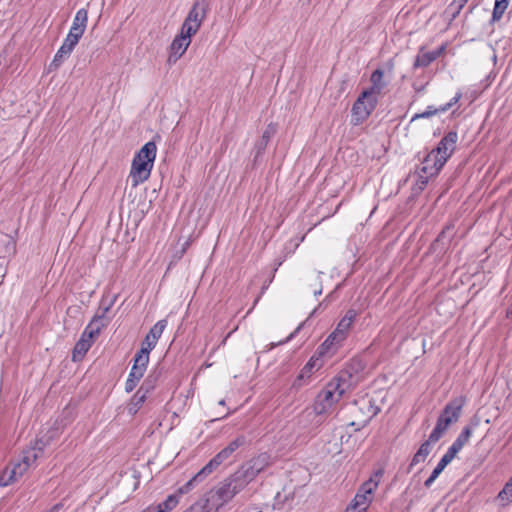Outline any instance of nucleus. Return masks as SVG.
I'll return each instance as SVG.
<instances>
[{
    "instance_id": "nucleus-1",
    "label": "nucleus",
    "mask_w": 512,
    "mask_h": 512,
    "mask_svg": "<svg viewBox=\"0 0 512 512\" xmlns=\"http://www.w3.org/2000/svg\"><path fill=\"white\" fill-rule=\"evenodd\" d=\"M465 402L466 399L460 396L453 398L445 405L431 432V440H440L447 428L459 420Z\"/></svg>"
},
{
    "instance_id": "nucleus-2",
    "label": "nucleus",
    "mask_w": 512,
    "mask_h": 512,
    "mask_svg": "<svg viewBox=\"0 0 512 512\" xmlns=\"http://www.w3.org/2000/svg\"><path fill=\"white\" fill-rule=\"evenodd\" d=\"M346 390L333 379L317 394L312 405V413L322 416L340 401Z\"/></svg>"
},
{
    "instance_id": "nucleus-3",
    "label": "nucleus",
    "mask_w": 512,
    "mask_h": 512,
    "mask_svg": "<svg viewBox=\"0 0 512 512\" xmlns=\"http://www.w3.org/2000/svg\"><path fill=\"white\" fill-rule=\"evenodd\" d=\"M383 470L379 469L359 488L351 502V509L357 508L359 512H365L372 501L373 492L377 489Z\"/></svg>"
},
{
    "instance_id": "nucleus-4",
    "label": "nucleus",
    "mask_w": 512,
    "mask_h": 512,
    "mask_svg": "<svg viewBox=\"0 0 512 512\" xmlns=\"http://www.w3.org/2000/svg\"><path fill=\"white\" fill-rule=\"evenodd\" d=\"M209 11V1L208 0H197L193 3L188 15L186 16L181 28L187 34H196L203 21L205 20L207 13Z\"/></svg>"
},
{
    "instance_id": "nucleus-5",
    "label": "nucleus",
    "mask_w": 512,
    "mask_h": 512,
    "mask_svg": "<svg viewBox=\"0 0 512 512\" xmlns=\"http://www.w3.org/2000/svg\"><path fill=\"white\" fill-rule=\"evenodd\" d=\"M116 298V295L113 296L111 299H108L107 297H102L98 310L96 311L94 317L87 326V329H89L88 335L90 338H94L95 336H97L100 333V331L104 327H106L111 321L112 317L109 315V312L112 306L114 305Z\"/></svg>"
},
{
    "instance_id": "nucleus-6",
    "label": "nucleus",
    "mask_w": 512,
    "mask_h": 512,
    "mask_svg": "<svg viewBox=\"0 0 512 512\" xmlns=\"http://www.w3.org/2000/svg\"><path fill=\"white\" fill-rule=\"evenodd\" d=\"M365 369V364L360 358H352L333 380L346 391L358 382V375Z\"/></svg>"
},
{
    "instance_id": "nucleus-7",
    "label": "nucleus",
    "mask_w": 512,
    "mask_h": 512,
    "mask_svg": "<svg viewBox=\"0 0 512 512\" xmlns=\"http://www.w3.org/2000/svg\"><path fill=\"white\" fill-rule=\"evenodd\" d=\"M234 496V492H232V489L225 479L204 495L206 501L217 511L228 503Z\"/></svg>"
},
{
    "instance_id": "nucleus-8",
    "label": "nucleus",
    "mask_w": 512,
    "mask_h": 512,
    "mask_svg": "<svg viewBox=\"0 0 512 512\" xmlns=\"http://www.w3.org/2000/svg\"><path fill=\"white\" fill-rule=\"evenodd\" d=\"M377 103L376 97L363 98L362 92L352 106L353 123L357 125L366 120L376 108Z\"/></svg>"
},
{
    "instance_id": "nucleus-9",
    "label": "nucleus",
    "mask_w": 512,
    "mask_h": 512,
    "mask_svg": "<svg viewBox=\"0 0 512 512\" xmlns=\"http://www.w3.org/2000/svg\"><path fill=\"white\" fill-rule=\"evenodd\" d=\"M457 142L458 133L456 131H449L439 141L437 146L431 150V152H434L435 156L438 155V158H440L444 163H446L454 153L457 146Z\"/></svg>"
},
{
    "instance_id": "nucleus-10",
    "label": "nucleus",
    "mask_w": 512,
    "mask_h": 512,
    "mask_svg": "<svg viewBox=\"0 0 512 512\" xmlns=\"http://www.w3.org/2000/svg\"><path fill=\"white\" fill-rule=\"evenodd\" d=\"M153 165L154 163H152L151 158L141 163L132 160L129 178L131 179L133 187L145 182L150 177Z\"/></svg>"
},
{
    "instance_id": "nucleus-11",
    "label": "nucleus",
    "mask_w": 512,
    "mask_h": 512,
    "mask_svg": "<svg viewBox=\"0 0 512 512\" xmlns=\"http://www.w3.org/2000/svg\"><path fill=\"white\" fill-rule=\"evenodd\" d=\"M192 36H194V34H187L183 28H181L180 34L174 38L170 45L169 63H175L186 52L191 43Z\"/></svg>"
},
{
    "instance_id": "nucleus-12",
    "label": "nucleus",
    "mask_w": 512,
    "mask_h": 512,
    "mask_svg": "<svg viewBox=\"0 0 512 512\" xmlns=\"http://www.w3.org/2000/svg\"><path fill=\"white\" fill-rule=\"evenodd\" d=\"M371 86L363 92V98L376 97L383 95L388 82L384 79V71L381 68L374 70L370 76Z\"/></svg>"
},
{
    "instance_id": "nucleus-13",
    "label": "nucleus",
    "mask_w": 512,
    "mask_h": 512,
    "mask_svg": "<svg viewBox=\"0 0 512 512\" xmlns=\"http://www.w3.org/2000/svg\"><path fill=\"white\" fill-rule=\"evenodd\" d=\"M246 444V437L244 435H238L232 440L225 448L218 452L210 461L219 467L225 461H227L232 454L240 447Z\"/></svg>"
},
{
    "instance_id": "nucleus-14",
    "label": "nucleus",
    "mask_w": 512,
    "mask_h": 512,
    "mask_svg": "<svg viewBox=\"0 0 512 512\" xmlns=\"http://www.w3.org/2000/svg\"><path fill=\"white\" fill-rule=\"evenodd\" d=\"M455 234L456 232L454 224H447L439 233L437 238L433 241L430 249L433 252L444 253L448 249V246L454 238Z\"/></svg>"
},
{
    "instance_id": "nucleus-15",
    "label": "nucleus",
    "mask_w": 512,
    "mask_h": 512,
    "mask_svg": "<svg viewBox=\"0 0 512 512\" xmlns=\"http://www.w3.org/2000/svg\"><path fill=\"white\" fill-rule=\"evenodd\" d=\"M27 469V463L24 464L22 461L13 464L11 467H6L2 474L0 475V485L8 486L12 484L13 482L21 478L27 471Z\"/></svg>"
},
{
    "instance_id": "nucleus-16",
    "label": "nucleus",
    "mask_w": 512,
    "mask_h": 512,
    "mask_svg": "<svg viewBox=\"0 0 512 512\" xmlns=\"http://www.w3.org/2000/svg\"><path fill=\"white\" fill-rule=\"evenodd\" d=\"M358 313L355 309L347 310L346 314L340 319L336 328L333 330L335 335H337L340 340L345 341L348 337L349 331L355 322Z\"/></svg>"
},
{
    "instance_id": "nucleus-17",
    "label": "nucleus",
    "mask_w": 512,
    "mask_h": 512,
    "mask_svg": "<svg viewBox=\"0 0 512 512\" xmlns=\"http://www.w3.org/2000/svg\"><path fill=\"white\" fill-rule=\"evenodd\" d=\"M167 326V320H159L153 327L150 328L148 334L142 342L141 347L147 348L151 352L156 347L158 339L161 337L163 331Z\"/></svg>"
},
{
    "instance_id": "nucleus-18",
    "label": "nucleus",
    "mask_w": 512,
    "mask_h": 512,
    "mask_svg": "<svg viewBox=\"0 0 512 512\" xmlns=\"http://www.w3.org/2000/svg\"><path fill=\"white\" fill-rule=\"evenodd\" d=\"M444 165L445 163L438 158V155L435 156V153L430 151L423 158L420 171L423 174L437 176Z\"/></svg>"
},
{
    "instance_id": "nucleus-19",
    "label": "nucleus",
    "mask_w": 512,
    "mask_h": 512,
    "mask_svg": "<svg viewBox=\"0 0 512 512\" xmlns=\"http://www.w3.org/2000/svg\"><path fill=\"white\" fill-rule=\"evenodd\" d=\"M88 333L89 329L86 328L73 348L72 360L74 362L81 361L93 344L94 338H90Z\"/></svg>"
},
{
    "instance_id": "nucleus-20",
    "label": "nucleus",
    "mask_w": 512,
    "mask_h": 512,
    "mask_svg": "<svg viewBox=\"0 0 512 512\" xmlns=\"http://www.w3.org/2000/svg\"><path fill=\"white\" fill-rule=\"evenodd\" d=\"M276 132L277 124L269 123L263 131L261 138L256 141L254 145L255 160L264 153L270 139L276 134Z\"/></svg>"
},
{
    "instance_id": "nucleus-21",
    "label": "nucleus",
    "mask_w": 512,
    "mask_h": 512,
    "mask_svg": "<svg viewBox=\"0 0 512 512\" xmlns=\"http://www.w3.org/2000/svg\"><path fill=\"white\" fill-rule=\"evenodd\" d=\"M445 50V46H441L439 49L431 52H425L424 48L421 47L419 50L418 55L415 58L413 67L419 68V67H427L429 66L433 61H435Z\"/></svg>"
},
{
    "instance_id": "nucleus-22",
    "label": "nucleus",
    "mask_w": 512,
    "mask_h": 512,
    "mask_svg": "<svg viewBox=\"0 0 512 512\" xmlns=\"http://www.w3.org/2000/svg\"><path fill=\"white\" fill-rule=\"evenodd\" d=\"M343 342L344 341L340 340V338L332 331L326 340L318 347L317 354L319 356H332Z\"/></svg>"
},
{
    "instance_id": "nucleus-23",
    "label": "nucleus",
    "mask_w": 512,
    "mask_h": 512,
    "mask_svg": "<svg viewBox=\"0 0 512 512\" xmlns=\"http://www.w3.org/2000/svg\"><path fill=\"white\" fill-rule=\"evenodd\" d=\"M149 354L150 351H148L147 348L143 347H141V349L135 354L133 366L131 368L133 375H136V373L141 376L144 375V372L146 371L149 362Z\"/></svg>"
},
{
    "instance_id": "nucleus-24",
    "label": "nucleus",
    "mask_w": 512,
    "mask_h": 512,
    "mask_svg": "<svg viewBox=\"0 0 512 512\" xmlns=\"http://www.w3.org/2000/svg\"><path fill=\"white\" fill-rule=\"evenodd\" d=\"M16 253V241L8 234L0 233V259L9 258Z\"/></svg>"
},
{
    "instance_id": "nucleus-25",
    "label": "nucleus",
    "mask_w": 512,
    "mask_h": 512,
    "mask_svg": "<svg viewBox=\"0 0 512 512\" xmlns=\"http://www.w3.org/2000/svg\"><path fill=\"white\" fill-rule=\"evenodd\" d=\"M438 440H431V434L429 435V438L424 441L421 446L419 447L418 451L414 454L411 463L409 465L408 472L411 471L412 467L419 464L420 462L425 461L426 457L431 452V444L436 443Z\"/></svg>"
},
{
    "instance_id": "nucleus-26",
    "label": "nucleus",
    "mask_w": 512,
    "mask_h": 512,
    "mask_svg": "<svg viewBox=\"0 0 512 512\" xmlns=\"http://www.w3.org/2000/svg\"><path fill=\"white\" fill-rule=\"evenodd\" d=\"M225 480L227 481L230 488L232 489V492H234L235 495L240 493L247 487L248 484H250L238 469L229 477L225 478Z\"/></svg>"
},
{
    "instance_id": "nucleus-27",
    "label": "nucleus",
    "mask_w": 512,
    "mask_h": 512,
    "mask_svg": "<svg viewBox=\"0 0 512 512\" xmlns=\"http://www.w3.org/2000/svg\"><path fill=\"white\" fill-rule=\"evenodd\" d=\"M87 21L88 11L84 8L79 9L75 15L69 32L80 34V36H82L85 32Z\"/></svg>"
},
{
    "instance_id": "nucleus-28",
    "label": "nucleus",
    "mask_w": 512,
    "mask_h": 512,
    "mask_svg": "<svg viewBox=\"0 0 512 512\" xmlns=\"http://www.w3.org/2000/svg\"><path fill=\"white\" fill-rule=\"evenodd\" d=\"M157 147L153 141L147 142L134 156L133 160L139 163L145 162L148 158L154 163L156 158Z\"/></svg>"
},
{
    "instance_id": "nucleus-29",
    "label": "nucleus",
    "mask_w": 512,
    "mask_h": 512,
    "mask_svg": "<svg viewBox=\"0 0 512 512\" xmlns=\"http://www.w3.org/2000/svg\"><path fill=\"white\" fill-rule=\"evenodd\" d=\"M317 358L314 356L310 358V360L305 364V366L301 369L299 375L296 377L293 387L300 388L304 383L305 379H309L313 373V369L316 366Z\"/></svg>"
},
{
    "instance_id": "nucleus-30",
    "label": "nucleus",
    "mask_w": 512,
    "mask_h": 512,
    "mask_svg": "<svg viewBox=\"0 0 512 512\" xmlns=\"http://www.w3.org/2000/svg\"><path fill=\"white\" fill-rule=\"evenodd\" d=\"M248 462L251 464V467H253L257 473L260 474L271 465V456L268 453L263 452L252 457L248 460Z\"/></svg>"
},
{
    "instance_id": "nucleus-31",
    "label": "nucleus",
    "mask_w": 512,
    "mask_h": 512,
    "mask_svg": "<svg viewBox=\"0 0 512 512\" xmlns=\"http://www.w3.org/2000/svg\"><path fill=\"white\" fill-rule=\"evenodd\" d=\"M160 372H151L143 381L140 388L137 390L145 396H148L156 387Z\"/></svg>"
},
{
    "instance_id": "nucleus-32",
    "label": "nucleus",
    "mask_w": 512,
    "mask_h": 512,
    "mask_svg": "<svg viewBox=\"0 0 512 512\" xmlns=\"http://www.w3.org/2000/svg\"><path fill=\"white\" fill-rule=\"evenodd\" d=\"M353 406L359 411L367 410L368 413L362 421L364 424L368 423L377 413L373 407L372 401L368 399L356 400L353 402Z\"/></svg>"
},
{
    "instance_id": "nucleus-33",
    "label": "nucleus",
    "mask_w": 512,
    "mask_h": 512,
    "mask_svg": "<svg viewBox=\"0 0 512 512\" xmlns=\"http://www.w3.org/2000/svg\"><path fill=\"white\" fill-rule=\"evenodd\" d=\"M510 0H495L491 23H495L501 20L506 9L508 8Z\"/></svg>"
},
{
    "instance_id": "nucleus-34",
    "label": "nucleus",
    "mask_w": 512,
    "mask_h": 512,
    "mask_svg": "<svg viewBox=\"0 0 512 512\" xmlns=\"http://www.w3.org/2000/svg\"><path fill=\"white\" fill-rule=\"evenodd\" d=\"M146 399L147 396L137 391L127 406L128 413L131 415H135L139 411L143 403L146 401Z\"/></svg>"
},
{
    "instance_id": "nucleus-35",
    "label": "nucleus",
    "mask_w": 512,
    "mask_h": 512,
    "mask_svg": "<svg viewBox=\"0 0 512 512\" xmlns=\"http://www.w3.org/2000/svg\"><path fill=\"white\" fill-rule=\"evenodd\" d=\"M184 512H217V510L215 508L213 509L212 505L208 503L203 496Z\"/></svg>"
},
{
    "instance_id": "nucleus-36",
    "label": "nucleus",
    "mask_w": 512,
    "mask_h": 512,
    "mask_svg": "<svg viewBox=\"0 0 512 512\" xmlns=\"http://www.w3.org/2000/svg\"><path fill=\"white\" fill-rule=\"evenodd\" d=\"M179 503V496L178 494H171L169 495L165 501L159 503L157 505V508L159 510H162V512H170L171 510H173L177 504Z\"/></svg>"
},
{
    "instance_id": "nucleus-37",
    "label": "nucleus",
    "mask_w": 512,
    "mask_h": 512,
    "mask_svg": "<svg viewBox=\"0 0 512 512\" xmlns=\"http://www.w3.org/2000/svg\"><path fill=\"white\" fill-rule=\"evenodd\" d=\"M497 497L503 505H507L512 502V476L504 485L503 489L498 493Z\"/></svg>"
},
{
    "instance_id": "nucleus-38",
    "label": "nucleus",
    "mask_w": 512,
    "mask_h": 512,
    "mask_svg": "<svg viewBox=\"0 0 512 512\" xmlns=\"http://www.w3.org/2000/svg\"><path fill=\"white\" fill-rule=\"evenodd\" d=\"M447 111V107H434V106H428L426 108V110L422 113H416L412 119H411V122L417 120V119H420V118H430L438 113H444Z\"/></svg>"
},
{
    "instance_id": "nucleus-39",
    "label": "nucleus",
    "mask_w": 512,
    "mask_h": 512,
    "mask_svg": "<svg viewBox=\"0 0 512 512\" xmlns=\"http://www.w3.org/2000/svg\"><path fill=\"white\" fill-rule=\"evenodd\" d=\"M217 467L209 461L199 472H197L193 477V482H196L197 485L201 483L209 474H211Z\"/></svg>"
},
{
    "instance_id": "nucleus-40",
    "label": "nucleus",
    "mask_w": 512,
    "mask_h": 512,
    "mask_svg": "<svg viewBox=\"0 0 512 512\" xmlns=\"http://www.w3.org/2000/svg\"><path fill=\"white\" fill-rule=\"evenodd\" d=\"M238 470L248 480L249 483H251L259 475L257 471L251 467V464L248 461L244 462L238 468Z\"/></svg>"
},
{
    "instance_id": "nucleus-41",
    "label": "nucleus",
    "mask_w": 512,
    "mask_h": 512,
    "mask_svg": "<svg viewBox=\"0 0 512 512\" xmlns=\"http://www.w3.org/2000/svg\"><path fill=\"white\" fill-rule=\"evenodd\" d=\"M143 376L139 375L136 373V375H133V372L130 371L129 373V376H128V379L126 380L125 382V390L126 392H131L133 391L137 384L139 383L140 379L142 378Z\"/></svg>"
},
{
    "instance_id": "nucleus-42",
    "label": "nucleus",
    "mask_w": 512,
    "mask_h": 512,
    "mask_svg": "<svg viewBox=\"0 0 512 512\" xmlns=\"http://www.w3.org/2000/svg\"><path fill=\"white\" fill-rule=\"evenodd\" d=\"M38 457H40L39 453L36 452V448H30L26 451H24V455H23V458H22V462L24 464L27 463V467L29 468V466L34 463Z\"/></svg>"
},
{
    "instance_id": "nucleus-43",
    "label": "nucleus",
    "mask_w": 512,
    "mask_h": 512,
    "mask_svg": "<svg viewBox=\"0 0 512 512\" xmlns=\"http://www.w3.org/2000/svg\"><path fill=\"white\" fill-rule=\"evenodd\" d=\"M81 37L82 36H80V34L69 32L68 35L66 36L63 44L73 50L75 48V46L77 45V43L79 42Z\"/></svg>"
},
{
    "instance_id": "nucleus-44",
    "label": "nucleus",
    "mask_w": 512,
    "mask_h": 512,
    "mask_svg": "<svg viewBox=\"0 0 512 512\" xmlns=\"http://www.w3.org/2000/svg\"><path fill=\"white\" fill-rule=\"evenodd\" d=\"M472 435V432L469 428H463L461 433L456 438L455 442L457 445H460L462 448L463 446L469 441L470 437Z\"/></svg>"
},
{
    "instance_id": "nucleus-45",
    "label": "nucleus",
    "mask_w": 512,
    "mask_h": 512,
    "mask_svg": "<svg viewBox=\"0 0 512 512\" xmlns=\"http://www.w3.org/2000/svg\"><path fill=\"white\" fill-rule=\"evenodd\" d=\"M461 449L462 447L457 445V443L454 441L453 444L448 448L447 452L443 455V457L451 462Z\"/></svg>"
},
{
    "instance_id": "nucleus-46",
    "label": "nucleus",
    "mask_w": 512,
    "mask_h": 512,
    "mask_svg": "<svg viewBox=\"0 0 512 512\" xmlns=\"http://www.w3.org/2000/svg\"><path fill=\"white\" fill-rule=\"evenodd\" d=\"M65 59L67 58L57 51L52 62L49 65V71L57 70L65 61Z\"/></svg>"
},
{
    "instance_id": "nucleus-47",
    "label": "nucleus",
    "mask_w": 512,
    "mask_h": 512,
    "mask_svg": "<svg viewBox=\"0 0 512 512\" xmlns=\"http://www.w3.org/2000/svg\"><path fill=\"white\" fill-rule=\"evenodd\" d=\"M197 486L196 482H193V479L191 478L188 482H186L183 486L179 487L177 490L178 496L189 493Z\"/></svg>"
},
{
    "instance_id": "nucleus-48",
    "label": "nucleus",
    "mask_w": 512,
    "mask_h": 512,
    "mask_svg": "<svg viewBox=\"0 0 512 512\" xmlns=\"http://www.w3.org/2000/svg\"><path fill=\"white\" fill-rule=\"evenodd\" d=\"M431 177H434V175L423 174L419 171L418 185L420 189H424L427 186Z\"/></svg>"
},
{
    "instance_id": "nucleus-49",
    "label": "nucleus",
    "mask_w": 512,
    "mask_h": 512,
    "mask_svg": "<svg viewBox=\"0 0 512 512\" xmlns=\"http://www.w3.org/2000/svg\"><path fill=\"white\" fill-rule=\"evenodd\" d=\"M450 463L446 458L442 457L437 464V466L432 471L433 473H436L437 476L441 474V472L445 469V467Z\"/></svg>"
},
{
    "instance_id": "nucleus-50",
    "label": "nucleus",
    "mask_w": 512,
    "mask_h": 512,
    "mask_svg": "<svg viewBox=\"0 0 512 512\" xmlns=\"http://www.w3.org/2000/svg\"><path fill=\"white\" fill-rule=\"evenodd\" d=\"M481 423V418L478 416V415H473L471 418H470V421H469V424L467 426H465V428H469L471 432H473V430L475 428H477Z\"/></svg>"
},
{
    "instance_id": "nucleus-51",
    "label": "nucleus",
    "mask_w": 512,
    "mask_h": 512,
    "mask_svg": "<svg viewBox=\"0 0 512 512\" xmlns=\"http://www.w3.org/2000/svg\"><path fill=\"white\" fill-rule=\"evenodd\" d=\"M462 97V93L459 91L456 93V95L450 100V102L446 103L445 105H442L441 107H447V111L455 105Z\"/></svg>"
},
{
    "instance_id": "nucleus-52",
    "label": "nucleus",
    "mask_w": 512,
    "mask_h": 512,
    "mask_svg": "<svg viewBox=\"0 0 512 512\" xmlns=\"http://www.w3.org/2000/svg\"><path fill=\"white\" fill-rule=\"evenodd\" d=\"M467 3L466 0H453L448 8H453V6H457V12H461V10L464 8L465 4Z\"/></svg>"
},
{
    "instance_id": "nucleus-53",
    "label": "nucleus",
    "mask_w": 512,
    "mask_h": 512,
    "mask_svg": "<svg viewBox=\"0 0 512 512\" xmlns=\"http://www.w3.org/2000/svg\"><path fill=\"white\" fill-rule=\"evenodd\" d=\"M189 245H190V242L186 241L183 244L181 250L176 252V254L174 255V258L177 259V260L181 259L183 257V255L186 253V250L188 249Z\"/></svg>"
},
{
    "instance_id": "nucleus-54",
    "label": "nucleus",
    "mask_w": 512,
    "mask_h": 512,
    "mask_svg": "<svg viewBox=\"0 0 512 512\" xmlns=\"http://www.w3.org/2000/svg\"><path fill=\"white\" fill-rule=\"evenodd\" d=\"M72 51L73 50L71 48L67 47L64 44H62L61 47L58 49V52H60L66 58H68L70 56Z\"/></svg>"
},
{
    "instance_id": "nucleus-55",
    "label": "nucleus",
    "mask_w": 512,
    "mask_h": 512,
    "mask_svg": "<svg viewBox=\"0 0 512 512\" xmlns=\"http://www.w3.org/2000/svg\"><path fill=\"white\" fill-rule=\"evenodd\" d=\"M45 443L42 440H36L35 445L32 448H36V452L41 456L43 453Z\"/></svg>"
},
{
    "instance_id": "nucleus-56",
    "label": "nucleus",
    "mask_w": 512,
    "mask_h": 512,
    "mask_svg": "<svg viewBox=\"0 0 512 512\" xmlns=\"http://www.w3.org/2000/svg\"><path fill=\"white\" fill-rule=\"evenodd\" d=\"M437 477H438L437 474L432 472L431 475L428 477V479H426V481L424 482V486L429 488L433 484V482L436 480Z\"/></svg>"
},
{
    "instance_id": "nucleus-57",
    "label": "nucleus",
    "mask_w": 512,
    "mask_h": 512,
    "mask_svg": "<svg viewBox=\"0 0 512 512\" xmlns=\"http://www.w3.org/2000/svg\"><path fill=\"white\" fill-rule=\"evenodd\" d=\"M6 274V266L4 259H0V278H3Z\"/></svg>"
},
{
    "instance_id": "nucleus-58",
    "label": "nucleus",
    "mask_w": 512,
    "mask_h": 512,
    "mask_svg": "<svg viewBox=\"0 0 512 512\" xmlns=\"http://www.w3.org/2000/svg\"><path fill=\"white\" fill-rule=\"evenodd\" d=\"M63 508V504L62 503H57L55 505H53L48 511L46 512H58L59 510H61Z\"/></svg>"
},
{
    "instance_id": "nucleus-59",
    "label": "nucleus",
    "mask_w": 512,
    "mask_h": 512,
    "mask_svg": "<svg viewBox=\"0 0 512 512\" xmlns=\"http://www.w3.org/2000/svg\"><path fill=\"white\" fill-rule=\"evenodd\" d=\"M143 512H162V510H159L157 506H149Z\"/></svg>"
},
{
    "instance_id": "nucleus-60",
    "label": "nucleus",
    "mask_w": 512,
    "mask_h": 512,
    "mask_svg": "<svg viewBox=\"0 0 512 512\" xmlns=\"http://www.w3.org/2000/svg\"><path fill=\"white\" fill-rule=\"evenodd\" d=\"M450 9L453 10L452 18L455 19L460 14V12H457V6H453V8Z\"/></svg>"
},
{
    "instance_id": "nucleus-61",
    "label": "nucleus",
    "mask_w": 512,
    "mask_h": 512,
    "mask_svg": "<svg viewBox=\"0 0 512 512\" xmlns=\"http://www.w3.org/2000/svg\"><path fill=\"white\" fill-rule=\"evenodd\" d=\"M321 293H322V290H321V289H320V290H318V291H315V292H314V294H315V295H320Z\"/></svg>"
},
{
    "instance_id": "nucleus-62",
    "label": "nucleus",
    "mask_w": 512,
    "mask_h": 512,
    "mask_svg": "<svg viewBox=\"0 0 512 512\" xmlns=\"http://www.w3.org/2000/svg\"><path fill=\"white\" fill-rule=\"evenodd\" d=\"M219 404H220V405H224V404H225V401H224V400H221V401L219 402Z\"/></svg>"
},
{
    "instance_id": "nucleus-63",
    "label": "nucleus",
    "mask_w": 512,
    "mask_h": 512,
    "mask_svg": "<svg viewBox=\"0 0 512 512\" xmlns=\"http://www.w3.org/2000/svg\"><path fill=\"white\" fill-rule=\"evenodd\" d=\"M466 1L468 2L469 0H466Z\"/></svg>"
}]
</instances>
